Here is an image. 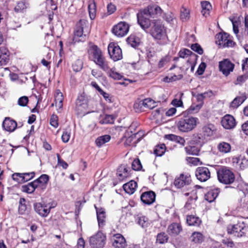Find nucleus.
I'll use <instances>...</instances> for the list:
<instances>
[{
  "label": "nucleus",
  "mask_w": 248,
  "mask_h": 248,
  "mask_svg": "<svg viewBox=\"0 0 248 248\" xmlns=\"http://www.w3.org/2000/svg\"><path fill=\"white\" fill-rule=\"evenodd\" d=\"M152 24L151 34L152 37L157 41L158 43L165 44L167 42V36L162 21L159 20H153Z\"/></svg>",
  "instance_id": "1"
},
{
  "label": "nucleus",
  "mask_w": 248,
  "mask_h": 248,
  "mask_svg": "<svg viewBox=\"0 0 248 248\" xmlns=\"http://www.w3.org/2000/svg\"><path fill=\"white\" fill-rule=\"evenodd\" d=\"M198 122L197 118L186 116L181 118L177 123V127L182 132H187L193 129Z\"/></svg>",
  "instance_id": "2"
},
{
  "label": "nucleus",
  "mask_w": 248,
  "mask_h": 248,
  "mask_svg": "<svg viewBox=\"0 0 248 248\" xmlns=\"http://www.w3.org/2000/svg\"><path fill=\"white\" fill-rule=\"evenodd\" d=\"M88 23L85 20H80L77 22L74 31L73 42L74 43L83 41L86 33H88Z\"/></svg>",
  "instance_id": "3"
},
{
  "label": "nucleus",
  "mask_w": 248,
  "mask_h": 248,
  "mask_svg": "<svg viewBox=\"0 0 248 248\" xmlns=\"http://www.w3.org/2000/svg\"><path fill=\"white\" fill-rule=\"evenodd\" d=\"M217 175L218 181L226 185L232 183L235 180L233 172L226 167L220 168L217 171Z\"/></svg>",
  "instance_id": "4"
},
{
  "label": "nucleus",
  "mask_w": 248,
  "mask_h": 248,
  "mask_svg": "<svg viewBox=\"0 0 248 248\" xmlns=\"http://www.w3.org/2000/svg\"><path fill=\"white\" fill-rule=\"evenodd\" d=\"M106 236L101 232L90 237L89 242L94 248H103L105 244Z\"/></svg>",
  "instance_id": "5"
},
{
  "label": "nucleus",
  "mask_w": 248,
  "mask_h": 248,
  "mask_svg": "<svg viewBox=\"0 0 248 248\" xmlns=\"http://www.w3.org/2000/svg\"><path fill=\"white\" fill-rule=\"evenodd\" d=\"M108 49L110 58L114 61H117L122 59V51L117 44L110 43L108 45Z\"/></svg>",
  "instance_id": "6"
},
{
  "label": "nucleus",
  "mask_w": 248,
  "mask_h": 248,
  "mask_svg": "<svg viewBox=\"0 0 248 248\" xmlns=\"http://www.w3.org/2000/svg\"><path fill=\"white\" fill-rule=\"evenodd\" d=\"M216 42L223 47H232L234 43L227 33H219L216 35Z\"/></svg>",
  "instance_id": "7"
},
{
  "label": "nucleus",
  "mask_w": 248,
  "mask_h": 248,
  "mask_svg": "<svg viewBox=\"0 0 248 248\" xmlns=\"http://www.w3.org/2000/svg\"><path fill=\"white\" fill-rule=\"evenodd\" d=\"M156 106V102L151 98H146L134 105V108L137 111H141L144 108L153 109Z\"/></svg>",
  "instance_id": "8"
},
{
  "label": "nucleus",
  "mask_w": 248,
  "mask_h": 248,
  "mask_svg": "<svg viewBox=\"0 0 248 248\" xmlns=\"http://www.w3.org/2000/svg\"><path fill=\"white\" fill-rule=\"evenodd\" d=\"M129 25L125 22H120L114 26L112 29V32L117 36L123 37L129 31Z\"/></svg>",
  "instance_id": "9"
},
{
  "label": "nucleus",
  "mask_w": 248,
  "mask_h": 248,
  "mask_svg": "<svg viewBox=\"0 0 248 248\" xmlns=\"http://www.w3.org/2000/svg\"><path fill=\"white\" fill-rule=\"evenodd\" d=\"M244 230L245 226L243 223L234 225L230 224L227 227L228 233L238 237H242L244 235Z\"/></svg>",
  "instance_id": "10"
},
{
  "label": "nucleus",
  "mask_w": 248,
  "mask_h": 248,
  "mask_svg": "<svg viewBox=\"0 0 248 248\" xmlns=\"http://www.w3.org/2000/svg\"><path fill=\"white\" fill-rule=\"evenodd\" d=\"M88 52L90 58L95 63L104 58L100 49L95 45L91 46Z\"/></svg>",
  "instance_id": "11"
},
{
  "label": "nucleus",
  "mask_w": 248,
  "mask_h": 248,
  "mask_svg": "<svg viewBox=\"0 0 248 248\" xmlns=\"http://www.w3.org/2000/svg\"><path fill=\"white\" fill-rule=\"evenodd\" d=\"M138 23L144 30L148 29L151 25L149 16H146L145 13L140 10L137 14Z\"/></svg>",
  "instance_id": "12"
},
{
  "label": "nucleus",
  "mask_w": 248,
  "mask_h": 248,
  "mask_svg": "<svg viewBox=\"0 0 248 248\" xmlns=\"http://www.w3.org/2000/svg\"><path fill=\"white\" fill-rule=\"evenodd\" d=\"M197 178L201 182H205L210 178V172L206 167H199L195 171Z\"/></svg>",
  "instance_id": "13"
},
{
  "label": "nucleus",
  "mask_w": 248,
  "mask_h": 248,
  "mask_svg": "<svg viewBox=\"0 0 248 248\" xmlns=\"http://www.w3.org/2000/svg\"><path fill=\"white\" fill-rule=\"evenodd\" d=\"M191 182V180L190 175L182 174L179 177L175 178L174 181V185L177 188H180L185 186L189 185Z\"/></svg>",
  "instance_id": "14"
},
{
  "label": "nucleus",
  "mask_w": 248,
  "mask_h": 248,
  "mask_svg": "<svg viewBox=\"0 0 248 248\" xmlns=\"http://www.w3.org/2000/svg\"><path fill=\"white\" fill-rule=\"evenodd\" d=\"M234 64L227 59L224 60L219 63V68L220 71L226 76H228L234 69Z\"/></svg>",
  "instance_id": "15"
},
{
  "label": "nucleus",
  "mask_w": 248,
  "mask_h": 248,
  "mask_svg": "<svg viewBox=\"0 0 248 248\" xmlns=\"http://www.w3.org/2000/svg\"><path fill=\"white\" fill-rule=\"evenodd\" d=\"M112 246L115 248H125L126 242L124 237L120 233L114 234L111 238Z\"/></svg>",
  "instance_id": "16"
},
{
  "label": "nucleus",
  "mask_w": 248,
  "mask_h": 248,
  "mask_svg": "<svg viewBox=\"0 0 248 248\" xmlns=\"http://www.w3.org/2000/svg\"><path fill=\"white\" fill-rule=\"evenodd\" d=\"M221 124L222 126L226 129H231L236 125V121L234 118L229 114L225 115L222 117Z\"/></svg>",
  "instance_id": "17"
},
{
  "label": "nucleus",
  "mask_w": 248,
  "mask_h": 248,
  "mask_svg": "<svg viewBox=\"0 0 248 248\" xmlns=\"http://www.w3.org/2000/svg\"><path fill=\"white\" fill-rule=\"evenodd\" d=\"M33 206L35 211L41 217H46L50 212V206H47L46 204L38 202L34 203Z\"/></svg>",
  "instance_id": "18"
},
{
  "label": "nucleus",
  "mask_w": 248,
  "mask_h": 248,
  "mask_svg": "<svg viewBox=\"0 0 248 248\" xmlns=\"http://www.w3.org/2000/svg\"><path fill=\"white\" fill-rule=\"evenodd\" d=\"M141 10L145 13L146 16L150 17H154L155 15H159L161 14L162 12L161 8L155 4L149 5L146 8Z\"/></svg>",
  "instance_id": "19"
},
{
  "label": "nucleus",
  "mask_w": 248,
  "mask_h": 248,
  "mask_svg": "<svg viewBox=\"0 0 248 248\" xmlns=\"http://www.w3.org/2000/svg\"><path fill=\"white\" fill-rule=\"evenodd\" d=\"M94 207L96 210L98 226L100 228H102L105 226L106 223L105 210L104 208L97 207L95 205H94Z\"/></svg>",
  "instance_id": "20"
},
{
  "label": "nucleus",
  "mask_w": 248,
  "mask_h": 248,
  "mask_svg": "<svg viewBox=\"0 0 248 248\" xmlns=\"http://www.w3.org/2000/svg\"><path fill=\"white\" fill-rule=\"evenodd\" d=\"M2 127L5 131L12 132L16 128L17 123L10 117H6L3 122Z\"/></svg>",
  "instance_id": "21"
},
{
  "label": "nucleus",
  "mask_w": 248,
  "mask_h": 248,
  "mask_svg": "<svg viewBox=\"0 0 248 248\" xmlns=\"http://www.w3.org/2000/svg\"><path fill=\"white\" fill-rule=\"evenodd\" d=\"M140 199L144 203L148 205L151 204L155 201V193L152 191L144 192L141 194Z\"/></svg>",
  "instance_id": "22"
},
{
  "label": "nucleus",
  "mask_w": 248,
  "mask_h": 248,
  "mask_svg": "<svg viewBox=\"0 0 248 248\" xmlns=\"http://www.w3.org/2000/svg\"><path fill=\"white\" fill-rule=\"evenodd\" d=\"M130 169L125 166H120L117 170L118 179L121 181H124L130 175Z\"/></svg>",
  "instance_id": "23"
},
{
  "label": "nucleus",
  "mask_w": 248,
  "mask_h": 248,
  "mask_svg": "<svg viewBox=\"0 0 248 248\" xmlns=\"http://www.w3.org/2000/svg\"><path fill=\"white\" fill-rule=\"evenodd\" d=\"M247 99L245 93H241L236 96L230 104L229 107L231 109H235L238 108Z\"/></svg>",
  "instance_id": "24"
},
{
  "label": "nucleus",
  "mask_w": 248,
  "mask_h": 248,
  "mask_svg": "<svg viewBox=\"0 0 248 248\" xmlns=\"http://www.w3.org/2000/svg\"><path fill=\"white\" fill-rule=\"evenodd\" d=\"M88 100L84 94L79 95L76 100L77 108L81 111L85 109L88 107Z\"/></svg>",
  "instance_id": "25"
},
{
  "label": "nucleus",
  "mask_w": 248,
  "mask_h": 248,
  "mask_svg": "<svg viewBox=\"0 0 248 248\" xmlns=\"http://www.w3.org/2000/svg\"><path fill=\"white\" fill-rule=\"evenodd\" d=\"M49 180V176L46 174H43L40 176L39 178L34 180V184L37 185L38 188H40L42 189H45L46 184Z\"/></svg>",
  "instance_id": "26"
},
{
  "label": "nucleus",
  "mask_w": 248,
  "mask_h": 248,
  "mask_svg": "<svg viewBox=\"0 0 248 248\" xmlns=\"http://www.w3.org/2000/svg\"><path fill=\"white\" fill-rule=\"evenodd\" d=\"M137 186V183L134 181H130L123 185V188L126 193L132 194L134 193Z\"/></svg>",
  "instance_id": "27"
},
{
  "label": "nucleus",
  "mask_w": 248,
  "mask_h": 248,
  "mask_svg": "<svg viewBox=\"0 0 248 248\" xmlns=\"http://www.w3.org/2000/svg\"><path fill=\"white\" fill-rule=\"evenodd\" d=\"M217 147L218 151L222 154L230 153L232 149L231 144L225 141L220 142L217 145Z\"/></svg>",
  "instance_id": "28"
},
{
  "label": "nucleus",
  "mask_w": 248,
  "mask_h": 248,
  "mask_svg": "<svg viewBox=\"0 0 248 248\" xmlns=\"http://www.w3.org/2000/svg\"><path fill=\"white\" fill-rule=\"evenodd\" d=\"M240 187V186H238L239 189V195L241 197L240 201L241 205L244 207L248 204V191L247 189L241 190Z\"/></svg>",
  "instance_id": "29"
},
{
  "label": "nucleus",
  "mask_w": 248,
  "mask_h": 248,
  "mask_svg": "<svg viewBox=\"0 0 248 248\" xmlns=\"http://www.w3.org/2000/svg\"><path fill=\"white\" fill-rule=\"evenodd\" d=\"M182 230V227L179 223H174L169 226L168 232L172 235H177Z\"/></svg>",
  "instance_id": "30"
},
{
  "label": "nucleus",
  "mask_w": 248,
  "mask_h": 248,
  "mask_svg": "<svg viewBox=\"0 0 248 248\" xmlns=\"http://www.w3.org/2000/svg\"><path fill=\"white\" fill-rule=\"evenodd\" d=\"M9 61L8 51L4 48H0V66L6 65Z\"/></svg>",
  "instance_id": "31"
},
{
  "label": "nucleus",
  "mask_w": 248,
  "mask_h": 248,
  "mask_svg": "<svg viewBox=\"0 0 248 248\" xmlns=\"http://www.w3.org/2000/svg\"><path fill=\"white\" fill-rule=\"evenodd\" d=\"M63 97L62 93L59 90L56 91L55 94V103L56 107L58 109H62L63 106Z\"/></svg>",
  "instance_id": "32"
},
{
  "label": "nucleus",
  "mask_w": 248,
  "mask_h": 248,
  "mask_svg": "<svg viewBox=\"0 0 248 248\" xmlns=\"http://www.w3.org/2000/svg\"><path fill=\"white\" fill-rule=\"evenodd\" d=\"M178 55L180 58H187L190 56L191 59L195 60L197 58V55L195 54L192 53V52L186 48L181 49L178 53Z\"/></svg>",
  "instance_id": "33"
},
{
  "label": "nucleus",
  "mask_w": 248,
  "mask_h": 248,
  "mask_svg": "<svg viewBox=\"0 0 248 248\" xmlns=\"http://www.w3.org/2000/svg\"><path fill=\"white\" fill-rule=\"evenodd\" d=\"M111 137L108 135H105L98 137L95 140L96 145L98 147H102L106 143L108 142L110 140Z\"/></svg>",
  "instance_id": "34"
},
{
  "label": "nucleus",
  "mask_w": 248,
  "mask_h": 248,
  "mask_svg": "<svg viewBox=\"0 0 248 248\" xmlns=\"http://www.w3.org/2000/svg\"><path fill=\"white\" fill-rule=\"evenodd\" d=\"M219 190L217 189H212L205 195V199L209 202H211L216 199Z\"/></svg>",
  "instance_id": "35"
},
{
  "label": "nucleus",
  "mask_w": 248,
  "mask_h": 248,
  "mask_svg": "<svg viewBox=\"0 0 248 248\" xmlns=\"http://www.w3.org/2000/svg\"><path fill=\"white\" fill-rule=\"evenodd\" d=\"M136 221L142 228H147L150 224L148 218L144 216L138 215L136 217Z\"/></svg>",
  "instance_id": "36"
},
{
  "label": "nucleus",
  "mask_w": 248,
  "mask_h": 248,
  "mask_svg": "<svg viewBox=\"0 0 248 248\" xmlns=\"http://www.w3.org/2000/svg\"><path fill=\"white\" fill-rule=\"evenodd\" d=\"M204 139L205 137L202 134L198 133L193 135L191 142L200 147L204 142Z\"/></svg>",
  "instance_id": "37"
},
{
  "label": "nucleus",
  "mask_w": 248,
  "mask_h": 248,
  "mask_svg": "<svg viewBox=\"0 0 248 248\" xmlns=\"http://www.w3.org/2000/svg\"><path fill=\"white\" fill-rule=\"evenodd\" d=\"M165 138L167 140L175 141L182 145H184L185 142V140L184 138L174 134L166 135Z\"/></svg>",
  "instance_id": "38"
},
{
  "label": "nucleus",
  "mask_w": 248,
  "mask_h": 248,
  "mask_svg": "<svg viewBox=\"0 0 248 248\" xmlns=\"http://www.w3.org/2000/svg\"><path fill=\"white\" fill-rule=\"evenodd\" d=\"M186 222L189 226H199L201 221L198 217L193 215H188L186 217Z\"/></svg>",
  "instance_id": "39"
},
{
  "label": "nucleus",
  "mask_w": 248,
  "mask_h": 248,
  "mask_svg": "<svg viewBox=\"0 0 248 248\" xmlns=\"http://www.w3.org/2000/svg\"><path fill=\"white\" fill-rule=\"evenodd\" d=\"M127 42L131 46L135 47L140 43V39L135 34H131L127 39Z\"/></svg>",
  "instance_id": "40"
},
{
  "label": "nucleus",
  "mask_w": 248,
  "mask_h": 248,
  "mask_svg": "<svg viewBox=\"0 0 248 248\" xmlns=\"http://www.w3.org/2000/svg\"><path fill=\"white\" fill-rule=\"evenodd\" d=\"M36 188H38L37 185L34 184V182H32L29 183L28 185L23 186L21 190L24 192L32 193Z\"/></svg>",
  "instance_id": "41"
},
{
  "label": "nucleus",
  "mask_w": 248,
  "mask_h": 248,
  "mask_svg": "<svg viewBox=\"0 0 248 248\" xmlns=\"http://www.w3.org/2000/svg\"><path fill=\"white\" fill-rule=\"evenodd\" d=\"M201 6L202 8V13L204 16H207L209 15L210 10L211 9V5L207 1L201 2Z\"/></svg>",
  "instance_id": "42"
},
{
  "label": "nucleus",
  "mask_w": 248,
  "mask_h": 248,
  "mask_svg": "<svg viewBox=\"0 0 248 248\" xmlns=\"http://www.w3.org/2000/svg\"><path fill=\"white\" fill-rule=\"evenodd\" d=\"M190 240L195 243H201L203 240V236L201 232H194L192 234Z\"/></svg>",
  "instance_id": "43"
},
{
  "label": "nucleus",
  "mask_w": 248,
  "mask_h": 248,
  "mask_svg": "<svg viewBox=\"0 0 248 248\" xmlns=\"http://www.w3.org/2000/svg\"><path fill=\"white\" fill-rule=\"evenodd\" d=\"M187 154L191 155H197L200 151V147L197 145H189L185 147Z\"/></svg>",
  "instance_id": "44"
},
{
  "label": "nucleus",
  "mask_w": 248,
  "mask_h": 248,
  "mask_svg": "<svg viewBox=\"0 0 248 248\" xmlns=\"http://www.w3.org/2000/svg\"><path fill=\"white\" fill-rule=\"evenodd\" d=\"M88 11L90 18L93 20L96 15V5L94 1L91 2L88 5Z\"/></svg>",
  "instance_id": "45"
},
{
  "label": "nucleus",
  "mask_w": 248,
  "mask_h": 248,
  "mask_svg": "<svg viewBox=\"0 0 248 248\" xmlns=\"http://www.w3.org/2000/svg\"><path fill=\"white\" fill-rule=\"evenodd\" d=\"M102 70L108 73L110 69L108 66V62L106 60L105 58L98 61L95 63Z\"/></svg>",
  "instance_id": "46"
},
{
  "label": "nucleus",
  "mask_w": 248,
  "mask_h": 248,
  "mask_svg": "<svg viewBox=\"0 0 248 248\" xmlns=\"http://www.w3.org/2000/svg\"><path fill=\"white\" fill-rule=\"evenodd\" d=\"M183 95V93H181L177 94L176 96V98L172 100L171 104L175 107H183V103L181 99Z\"/></svg>",
  "instance_id": "47"
},
{
  "label": "nucleus",
  "mask_w": 248,
  "mask_h": 248,
  "mask_svg": "<svg viewBox=\"0 0 248 248\" xmlns=\"http://www.w3.org/2000/svg\"><path fill=\"white\" fill-rule=\"evenodd\" d=\"M115 118L112 115H105L100 120L101 124H112L114 123Z\"/></svg>",
  "instance_id": "48"
},
{
  "label": "nucleus",
  "mask_w": 248,
  "mask_h": 248,
  "mask_svg": "<svg viewBox=\"0 0 248 248\" xmlns=\"http://www.w3.org/2000/svg\"><path fill=\"white\" fill-rule=\"evenodd\" d=\"M166 146L164 144H161L156 146L154 150V154L158 156H161L165 153Z\"/></svg>",
  "instance_id": "49"
},
{
  "label": "nucleus",
  "mask_w": 248,
  "mask_h": 248,
  "mask_svg": "<svg viewBox=\"0 0 248 248\" xmlns=\"http://www.w3.org/2000/svg\"><path fill=\"white\" fill-rule=\"evenodd\" d=\"M180 17L183 21H187L190 17V12L185 7L182 6L180 10Z\"/></svg>",
  "instance_id": "50"
},
{
  "label": "nucleus",
  "mask_w": 248,
  "mask_h": 248,
  "mask_svg": "<svg viewBox=\"0 0 248 248\" xmlns=\"http://www.w3.org/2000/svg\"><path fill=\"white\" fill-rule=\"evenodd\" d=\"M73 70L75 72L80 71L83 68V62L80 60H77L72 64Z\"/></svg>",
  "instance_id": "51"
},
{
  "label": "nucleus",
  "mask_w": 248,
  "mask_h": 248,
  "mask_svg": "<svg viewBox=\"0 0 248 248\" xmlns=\"http://www.w3.org/2000/svg\"><path fill=\"white\" fill-rule=\"evenodd\" d=\"M107 73L110 77L116 80L121 79L124 77L122 75L115 72L112 69H110Z\"/></svg>",
  "instance_id": "52"
},
{
  "label": "nucleus",
  "mask_w": 248,
  "mask_h": 248,
  "mask_svg": "<svg viewBox=\"0 0 248 248\" xmlns=\"http://www.w3.org/2000/svg\"><path fill=\"white\" fill-rule=\"evenodd\" d=\"M28 6V4L27 3L23 1H21L17 3V5L15 8V10L16 12H21L26 9Z\"/></svg>",
  "instance_id": "53"
},
{
  "label": "nucleus",
  "mask_w": 248,
  "mask_h": 248,
  "mask_svg": "<svg viewBox=\"0 0 248 248\" xmlns=\"http://www.w3.org/2000/svg\"><path fill=\"white\" fill-rule=\"evenodd\" d=\"M214 126L212 125L205 126L202 128L204 137H209L212 135L214 130Z\"/></svg>",
  "instance_id": "54"
},
{
  "label": "nucleus",
  "mask_w": 248,
  "mask_h": 248,
  "mask_svg": "<svg viewBox=\"0 0 248 248\" xmlns=\"http://www.w3.org/2000/svg\"><path fill=\"white\" fill-rule=\"evenodd\" d=\"M26 201L24 198H21L19 201V204L18 207V212L20 214H24L27 209L26 205Z\"/></svg>",
  "instance_id": "55"
},
{
  "label": "nucleus",
  "mask_w": 248,
  "mask_h": 248,
  "mask_svg": "<svg viewBox=\"0 0 248 248\" xmlns=\"http://www.w3.org/2000/svg\"><path fill=\"white\" fill-rule=\"evenodd\" d=\"M168 235L164 232L158 234L157 236L156 241L160 244H164L167 242Z\"/></svg>",
  "instance_id": "56"
},
{
  "label": "nucleus",
  "mask_w": 248,
  "mask_h": 248,
  "mask_svg": "<svg viewBox=\"0 0 248 248\" xmlns=\"http://www.w3.org/2000/svg\"><path fill=\"white\" fill-rule=\"evenodd\" d=\"M71 136V130L70 129H65L62 133V140L64 143L67 142L70 139Z\"/></svg>",
  "instance_id": "57"
},
{
  "label": "nucleus",
  "mask_w": 248,
  "mask_h": 248,
  "mask_svg": "<svg viewBox=\"0 0 248 248\" xmlns=\"http://www.w3.org/2000/svg\"><path fill=\"white\" fill-rule=\"evenodd\" d=\"M170 60V57L169 55H166L163 57L159 62L158 67L159 68H162L166 65Z\"/></svg>",
  "instance_id": "58"
},
{
  "label": "nucleus",
  "mask_w": 248,
  "mask_h": 248,
  "mask_svg": "<svg viewBox=\"0 0 248 248\" xmlns=\"http://www.w3.org/2000/svg\"><path fill=\"white\" fill-rule=\"evenodd\" d=\"M132 168L135 170H140L142 169V165L139 159H134L132 164Z\"/></svg>",
  "instance_id": "59"
},
{
  "label": "nucleus",
  "mask_w": 248,
  "mask_h": 248,
  "mask_svg": "<svg viewBox=\"0 0 248 248\" xmlns=\"http://www.w3.org/2000/svg\"><path fill=\"white\" fill-rule=\"evenodd\" d=\"M12 178L15 181L19 183H23V173H15L12 175Z\"/></svg>",
  "instance_id": "60"
},
{
  "label": "nucleus",
  "mask_w": 248,
  "mask_h": 248,
  "mask_svg": "<svg viewBox=\"0 0 248 248\" xmlns=\"http://www.w3.org/2000/svg\"><path fill=\"white\" fill-rule=\"evenodd\" d=\"M202 107L201 104H192L187 110L189 113H195L197 112Z\"/></svg>",
  "instance_id": "61"
},
{
  "label": "nucleus",
  "mask_w": 248,
  "mask_h": 248,
  "mask_svg": "<svg viewBox=\"0 0 248 248\" xmlns=\"http://www.w3.org/2000/svg\"><path fill=\"white\" fill-rule=\"evenodd\" d=\"M230 20L231 21L232 26H233V31L235 34L237 35L239 32L238 29V22L237 21L236 19L235 18L230 17Z\"/></svg>",
  "instance_id": "62"
},
{
  "label": "nucleus",
  "mask_w": 248,
  "mask_h": 248,
  "mask_svg": "<svg viewBox=\"0 0 248 248\" xmlns=\"http://www.w3.org/2000/svg\"><path fill=\"white\" fill-rule=\"evenodd\" d=\"M163 18L164 19L169 23H171L175 19V16L171 12H168L165 14Z\"/></svg>",
  "instance_id": "63"
},
{
  "label": "nucleus",
  "mask_w": 248,
  "mask_h": 248,
  "mask_svg": "<svg viewBox=\"0 0 248 248\" xmlns=\"http://www.w3.org/2000/svg\"><path fill=\"white\" fill-rule=\"evenodd\" d=\"M50 124L55 128L58 126V118L55 114H53L50 119Z\"/></svg>",
  "instance_id": "64"
}]
</instances>
